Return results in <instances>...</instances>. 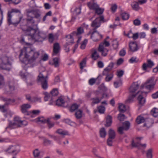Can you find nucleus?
Here are the masks:
<instances>
[{"label": "nucleus", "mask_w": 158, "mask_h": 158, "mask_svg": "<svg viewBox=\"0 0 158 158\" xmlns=\"http://www.w3.org/2000/svg\"><path fill=\"white\" fill-rule=\"evenodd\" d=\"M40 55L39 52L30 47H24L20 50L19 55L20 60L27 64L35 62Z\"/></svg>", "instance_id": "obj_1"}, {"label": "nucleus", "mask_w": 158, "mask_h": 158, "mask_svg": "<svg viewBox=\"0 0 158 158\" xmlns=\"http://www.w3.org/2000/svg\"><path fill=\"white\" fill-rule=\"evenodd\" d=\"M35 25L37 27V24ZM24 31L26 35L30 36L32 40L35 41L42 42L46 38L45 34L40 31L38 27L33 28L31 27H29Z\"/></svg>", "instance_id": "obj_2"}, {"label": "nucleus", "mask_w": 158, "mask_h": 158, "mask_svg": "<svg viewBox=\"0 0 158 158\" xmlns=\"http://www.w3.org/2000/svg\"><path fill=\"white\" fill-rule=\"evenodd\" d=\"M23 18L20 11L17 9H12L8 13L7 21L9 24H18Z\"/></svg>", "instance_id": "obj_3"}, {"label": "nucleus", "mask_w": 158, "mask_h": 158, "mask_svg": "<svg viewBox=\"0 0 158 158\" xmlns=\"http://www.w3.org/2000/svg\"><path fill=\"white\" fill-rule=\"evenodd\" d=\"M13 60L11 57L3 56L0 58V68L10 71L12 68Z\"/></svg>", "instance_id": "obj_4"}, {"label": "nucleus", "mask_w": 158, "mask_h": 158, "mask_svg": "<svg viewBox=\"0 0 158 158\" xmlns=\"http://www.w3.org/2000/svg\"><path fill=\"white\" fill-rule=\"evenodd\" d=\"M146 94V93L139 91L135 94H131L128 99L125 101L127 103H130L134 101V98L136 96H137V100L139 104L143 105L145 102V99L144 98V96Z\"/></svg>", "instance_id": "obj_5"}, {"label": "nucleus", "mask_w": 158, "mask_h": 158, "mask_svg": "<svg viewBox=\"0 0 158 158\" xmlns=\"http://www.w3.org/2000/svg\"><path fill=\"white\" fill-rule=\"evenodd\" d=\"M24 122H26L21 120L19 117H16L14 118L13 122H9V125L7 128L12 129L21 127L26 124V123L25 124L23 123Z\"/></svg>", "instance_id": "obj_6"}, {"label": "nucleus", "mask_w": 158, "mask_h": 158, "mask_svg": "<svg viewBox=\"0 0 158 158\" xmlns=\"http://www.w3.org/2000/svg\"><path fill=\"white\" fill-rule=\"evenodd\" d=\"M47 78V76L44 77L42 73H40L37 79L38 84L40 85L42 89L44 90L46 89L48 87Z\"/></svg>", "instance_id": "obj_7"}, {"label": "nucleus", "mask_w": 158, "mask_h": 158, "mask_svg": "<svg viewBox=\"0 0 158 158\" xmlns=\"http://www.w3.org/2000/svg\"><path fill=\"white\" fill-rule=\"evenodd\" d=\"M154 79V77H153L148 79L144 84L141 85L140 88L142 89L145 88L149 90H152L156 83V81H155Z\"/></svg>", "instance_id": "obj_8"}, {"label": "nucleus", "mask_w": 158, "mask_h": 158, "mask_svg": "<svg viewBox=\"0 0 158 158\" xmlns=\"http://www.w3.org/2000/svg\"><path fill=\"white\" fill-rule=\"evenodd\" d=\"M143 138V137H137L132 139L131 142V145L133 147H136L138 148H145L146 147V144H142L140 140Z\"/></svg>", "instance_id": "obj_9"}, {"label": "nucleus", "mask_w": 158, "mask_h": 158, "mask_svg": "<svg viewBox=\"0 0 158 158\" xmlns=\"http://www.w3.org/2000/svg\"><path fill=\"white\" fill-rule=\"evenodd\" d=\"M91 34L90 38L94 41H98L102 38V36L98 32L97 30H90L88 35Z\"/></svg>", "instance_id": "obj_10"}, {"label": "nucleus", "mask_w": 158, "mask_h": 158, "mask_svg": "<svg viewBox=\"0 0 158 158\" xmlns=\"http://www.w3.org/2000/svg\"><path fill=\"white\" fill-rule=\"evenodd\" d=\"M104 21V17L101 16L96 18L94 20L91 24V27L92 29L91 30H97L98 28L101 25V22Z\"/></svg>", "instance_id": "obj_11"}, {"label": "nucleus", "mask_w": 158, "mask_h": 158, "mask_svg": "<svg viewBox=\"0 0 158 158\" xmlns=\"http://www.w3.org/2000/svg\"><path fill=\"white\" fill-rule=\"evenodd\" d=\"M29 13L31 15L32 14L34 15V18L36 19V22L39 23L41 20V12L40 10L38 9H34L28 10Z\"/></svg>", "instance_id": "obj_12"}, {"label": "nucleus", "mask_w": 158, "mask_h": 158, "mask_svg": "<svg viewBox=\"0 0 158 158\" xmlns=\"http://www.w3.org/2000/svg\"><path fill=\"white\" fill-rule=\"evenodd\" d=\"M110 71V69L107 68L104 69L102 73V75H105L106 76L105 78V80L106 82H109L110 81L113 77V73H109V72Z\"/></svg>", "instance_id": "obj_13"}, {"label": "nucleus", "mask_w": 158, "mask_h": 158, "mask_svg": "<svg viewBox=\"0 0 158 158\" xmlns=\"http://www.w3.org/2000/svg\"><path fill=\"white\" fill-rule=\"evenodd\" d=\"M84 32L83 28L82 27H80L77 28V31H74L72 32V35L78 39L77 41V43H79L81 38V35Z\"/></svg>", "instance_id": "obj_14"}, {"label": "nucleus", "mask_w": 158, "mask_h": 158, "mask_svg": "<svg viewBox=\"0 0 158 158\" xmlns=\"http://www.w3.org/2000/svg\"><path fill=\"white\" fill-rule=\"evenodd\" d=\"M60 44L58 43H56L54 44L53 46L52 56H59L60 51Z\"/></svg>", "instance_id": "obj_15"}, {"label": "nucleus", "mask_w": 158, "mask_h": 158, "mask_svg": "<svg viewBox=\"0 0 158 158\" xmlns=\"http://www.w3.org/2000/svg\"><path fill=\"white\" fill-rule=\"evenodd\" d=\"M17 147H18L16 146H10L6 150V151L10 153H15L16 154L19 151Z\"/></svg>", "instance_id": "obj_16"}, {"label": "nucleus", "mask_w": 158, "mask_h": 158, "mask_svg": "<svg viewBox=\"0 0 158 158\" xmlns=\"http://www.w3.org/2000/svg\"><path fill=\"white\" fill-rule=\"evenodd\" d=\"M0 100L5 102V104L3 106H5V107L10 104L11 102H15L14 100H12L10 98H8L4 96H1L0 97Z\"/></svg>", "instance_id": "obj_17"}, {"label": "nucleus", "mask_w": 158, "mask_h": 158, "mask_svg": "<svg viewBox=\"0 0 158 158\" xmlns=\"http://www.w3.org/2000/svg\"><path fill=\"white\" fill-rule=\"evenodd\" d=\"M27 18L26 19V21L27 24L34 26L33 24L36 21L34 19V17L31 16V14L29 13L28 11H27Z\"/></svg>", "instance_id": "obj_18"}, {"label": "nucleus", "mask_w": 158, "mask_h": 158, "mask_svg": "<svg viewBox=\"0 0 158 158\" xmlns=\"http://www.w3.org/2000/svg\"><path fill=\"white\" fill-rule=\"evenodd\" d=\"M139 85L137 83H133L129 89V92L132 94L135 93L139 88Z\"/></svg>", "instance_id": "obj_19"}, {"label": "nucleus", "mask_w": 158, "mask_h": 158, "mask_svg": "<svg viewBox=\"0 0 158 158\" xmlns=\"http://www.w3.org/2000/svg\"><path fill=\"white\" fill-rule=\"evenodd\" d=\"M147 64L144 63L142 65V69L144 70H146L148 67L151 68L154 65L153 62L149 59L147 60Z\"/></svg>", "instance_id": "obj_20"}, {"label": "nucleus", "mask_w": 158, "mask_h": 158, "mask_svg": "<svg viewBox=\"0 0 158 158\" xmlns=\"http://www.w3.org/2000/svg\"><path fill=\"white\" fill-rule=\"evenodd\" d=\"M130 50L132 52L137 51L138 49L137 44L135 42H131L129 45Z\"/></svg>", "instance_id": "obj_21"}, {"label": "nucleus", "mask_w": 158, "mask_h": 158, "mask_svg": "<svg viewBox=\"0 0 158 158\" xmlns=\"http://www.w3.org/2000/svg\"><path fill=\"white\" fill-rule=\"evenodd\" d=\"M102 45H103V44H99L98 48V51L102 52V55L103 56H106L107 55L108 50L107 49L103 47Z\"/></svg>", "instance_id": "obj_22"}, {"label": "nucleus", "mask_w": 158, "mask_h": 158, "mask_svg": "<svg viewBox=\"0 0 158 158\" xmlns=\"http://www.w3.org/2000/svg\"><path fill=\"white\" fill-rule=\"evenodd\" d=\"M66 38L67 41L66 44L67 45H69L73 43V39L76 38V36H74L72 35V33L70 34L67 35Z\"/></svg>", "instance_id": "obj_23"}, {"label": "nucleus", "mask_w": 158, "mask_h": 158, "mask_svg": "<svg viewBox=\"0 0 158 158\" xmlns=\"http://www.w3.org/2000/svg\"><path fill=\"white\" fill-rule=\"evenodd\" d=\"M55 132L61 135L63 137H64L65 135H69V134L68 131L60 129H57Z\"/></svg>", "instance_id": "obj_24"}, {"label": "nucleus", "mask_w": 158, "mask_h": 158, "mask_svg": "<svg viewBox=\"0 0 158 158\" xmlns=\"http://www.w3.org/2000/svg\"><path fill=\"white\" fill-rule=\"evenodd\" d=\"M102 78V76L101 75H99L97 78L96 79L91 78L89 81V84L90 85H92L94 84L95 82L97 81H101Z\"/></svg>", "instance_id": "obj_25"}, {"label": "nucleus", "mask_w": 158, "mask_h": 158, "mask_svg": "<svg viewBox=\"0 0 158 158\" xmlns=\"http://www.w3.org/2000/svg\"><path fill=\"white\" fill-rule=\"evenodd\" d=\"M87 5L90 9L94 10H95L99 6L97 4L93 2H89Z\"/></svg>", "instance_id": "obj_26"}, {"label": "nucleus", "mask_w": 158, "mask_h": 158, "mask_svg": "<svg viewBox=\"0 0 158 158\" xmlns=\"http://www.w3.org/2000/svg\"><path fill=\"white\" fill-rule=\"evenodd\" d=\"M65 102L63 99L61 97H60L56 102V105L58 106H64Z\"/></svg>", "instance_id": "obj_27"}, {"label": "nucleus", "mask_w": 158, "mask_h": 158, "mask_svg": "<svg viewBox=\"0 0 158 158\" xmlns=\"http://www.w3.org/2000/svg\"><path fill=\"white\" fill-rule=\"evenodd\" d=\"M145 122V123L143 125V126L147 127H149L151 126L153 123L152 120L149 118H146Z\"/></svg>", "instance_id": "obj_28"}, {"label": "nucleus", "mask_w": 158, "mask_h": 158, "mask_svg": "<svg viewBox=\"0 0 158 158\" xmlns=\"http://www.w3.org/2000/svg\"><path fill=\"white\" fill-rule=\"evenodd\" d=\"M31 107V105L28 104H23L21 106V111L23 113H26L27 112V109Z\"/></svg>", "instance_id": "obj_29"}, {"label": "nucleus", "mask_w": 158, "mask_h": 158, "mask_svg": "<svg viewBox=\"0 0 158 158\" xmlns=\"http://www.w3.org/2000/svg\"><path fill=\"white\" fill-rule=\"evenodd\" d=\"M108 136L109 138L114 139L116 137V133L115 131L112 129L108 131Z\"/></svg>", "instance_id": "obj_30"}, {"label": "nucleus", "mask_w": 158, "mask_h": 158, "mask_svg": "<svg viewBox=\"0 0 158 158\" xmlns=\"http://www.w3.org/2000/svg\"><path fill=\"white\" fill-rule=\"evenodd\" d=\"M106 122L105 126L106 127H108L111 126L112 123V118L111 116L108 115L106 117Z\"/></svg>", "instance_id": "obj_31"}, {"label": "nucleus", "mask_w": 158, "mask_h": 158, "mask_svg": "<svg viewBox=\"0 0 158 158\" xmlns=\"http://www.w3.org/2000/svg\"><path fill=\"white\" fill-rule=\"evenodd\" d=\"M93 52L92 54L91 57L93 60H96L99 57V56L95 49H93Z\"/></svg>", "instance_id": "obj_32"}, {"label": "nucleus", "mask_w": 158, "mask_h": 158, "mask_svg": "<svg viewBox=\"0 0 158 158\" xmlns=\"http://www.w3.org/2000/svg\"><path fill=\"white\" fill-rule=\"evenodd\" d=\"M76 118L77 119L81 118L83 115L82 111L80 110H77L75 113Z\"/></svg>", "instance_id": "obj_33"}, {"label": "nucleus", "mask_w": 158, "mask_h": 158, "mask_svg": "<svg viewBox=\"0 0 158 158\" xmlns=\"http://www.w3.org/2000/svg\"><path fill=\"white\" fill-rule=\"evenodd\" d=\"M146 119L143 116H139L137 117L136 119V122L138 124H139L141 123H144L145 122Z\"/></svg>", "instance_id": "obj_34"}, {"label": "nucleus", "mask_w": 158, "mask_h": 158, "mask_svg": "<svg viewBox=\"0 0 158 158\" xmlns=\"http://www.w3.org/2000/svg\"><path fill=\"white\" fill-rule=\"evenodd\" d=\"M131 6L132 9L134 10H138L139 9V4L137 2H133L131 4Z\"/></svg>", "instance_id": "obj_35"}, {"label": "nucleus", "mask_w": 158, "mask_h": 158, "mask_svg": "<svg viewBox=\"0 0 158 158\" xmlns=\"http://www.w3.org/2000/svg\"><path fill=\"white\" fill-rule=\"evenodd\" d=\"M103 98V97H102L100 98L98 97H96L92 98L91 100H92V104H96L99 103Z\"/></svg>", "instance_id": "obj_36"}, {"label": "nucleus", "mask_w": 158, "mask_h": 158, "mask_svg": "<svg viewBox=\"0 0 158 158\" xmlns=\"http://www.w3.org/2000/svg\"><path fill=\"white\" fill-rule=\"evenodd\" d=\"M118 110L121 113H123L126 110L125 106L123 104H119L118 106Z\"/></svg>", "instance_id": "obj_37"}, {"label": "nucleus", "mask_w": 158, "mask_h": 158, "mask_svg": "<svg viewBox=\"0 0 158 158\" xmlns=\"http://www.w3.org/2000/svg\"><path fill=\"white\" fill-rule=\"evenodd\" d=\"M60 61V58L59 57H56L53 59V64L56 67H58L59 66V62Z\"/></svg>", "instance_id": "obj_38"}, {"label": "nucleus", "mask_w": 158, "mask_h": 158, "mask_svg": "<svg viewBox=\"0 0 158 158\" xmlns=\"http://www.w3.org/2000/svg\"><path fill=\"white\" fill-rule=\"evenodd\" d=\"M100 135L101 137L104 138L106 135V132L104 128L101 129L100 131Z\"/></svg>", "instance_id": "obj_39"}, {"label": "nucleus", "mask_w": 158, "mask_h": 158, "mask_svg": "<svg viewBox=\"0 0 158 158\" xmlns=\"http://www.w3.org/2000/svg\"><path fill=\"white\" fill-rule=\"evenodd\" d=\"M130 123L128 121H125L123 123L122 126L124 128L125 130L127 131L129 128Z\"/></svg>", "instance_id": "obj_40"}, {"label": "nucleus", "mask_w": 158, "mask_h": 158, "mask_svg": "<svg viewBox=\"0 0 158 158\" xmlns=\"http://www.w3.org/2000/svg\"><path fill=\"white\" fill-rule=\"evenodd\" d=\"M151 114L155 117H156L158 115V109L155 108L151 111Z\"/></svg>", "instance_id": "obj_41"}, {"label": "nucleus", "mask_w": 158, "mask_h": 158, "mask_svg": "<svg viewBox=\"0 0 158 158\" xmlns=\"http://www.w3.org/2000/svg\"><path fill=\"white\" fill-rule=\"evenodd\" d=\"M37 121L41 122L42 123H47V119H45L44 117H39L37 118Z\"/></svg>", "instance_id": "obj_42"}, {"label": "nucleus", "mask_w": 158, "mask_h": 158, "mask_svg": "<svg viewBox=\"0 0 158 158\" xmlns=\"http://www.w3.org/2000/svg\"><path fill=\"white\" fill-rule=\"evenodd\" d=\"M58 94V89L56 88H54L52 89L50 92V94L53 96H56Z\"/></svg>", "instance_id": "obj_43"}, {"label": "nucleus", "mask_w": 158, "mask_h": 158, "mask_svg": "<svg viewBox=\"0 0 158 158\" xmlns=\"http://www.w3.org/2000/svg\"><path fill=\"white\" fill-rule=\"evenodd\" d=\"M121 17L123 20H127L129 18V15L126 12L122 13L121 15Z\"/></svg>", "instance_id": "obj_44"}, {"label": "nucleus", "mask_w": 158, "mask_h": 158, "mask_svg": "<svg viewBox=\"0 0 158 158\" xmlns=\"http://www.w3.org/2000/svg\"><path fill=\"white\" fill-rule=\"evenodd\" d=\"M79 107V106L76 104H74L71 106L70 110L71 112H73Z\"/></svg>", "instance_id": "obj_45"}, {"label": "nucleus", "mask_w": 158, "mask_h": 158, "mask_svg": "<svg viewBox=\"0 0 158 158\" xmlns=\"http://www.w3.org/2000/svg\"><path fill=\"white\" fill-rule=\"evenodd\" d=\"M48 124V127L49 129H50L52 127H53L54 125V123L52 122L49 118H47V123Z\"/></svg>", "instance_id": "obj_46"}, {"label": "nucleus", "mask_w": 158, "mask_h": 158, "mask_svg": "<svg viewBox=\"0 0 158 158\" xmlns=\"http://www.w3.org/2000/svg\"><path fill=\"white\" fill-rule=\"evenodd\" d=\"M152 149L150 148L148 150L146 154L147 158H152Z\"/></svg>", "instance_id": "obj_47"}, {"label": "nucleus", "mask_w": 158, "mask_h": 158, "mask_svg": "<svg viewBox=\"0 0 158 158\" xmlns=\"http://www.w3.org/2000/svg\"><path fill=\"white\" fill-rule=\"evenodd\" d=\"M104 10V9H103L100 8L98 7L95 10V13L98 15H101L103 13Z\"/></svg>", "instance_id": "obj_48"}, {"label": "nucleus", "mask_w": 158, "mask_h": 158, "mask_svg": "<svg viewBox=\"0 0 158 158\" xmlns=\"http://www.w3.org/2000/svg\"><path fill=\"white\" fill-rule=\"evenodd\" d=\"M44 143L46 145H50L52 144V141L51 140L48 139L46 138L44 139Z\"/></svg>", "instance_id": "obj_49"}, {"label": "nucleus", "mask_w": 158, "mask_h": 158, "mask_svg": "<svg viewBox=\"0 0 158 158\" xmlns=\"http://www.w3.org/2000/svg\"><path fill=\"white\" fill-rule=\"evenodd\" d=\"M114 139L108 138L107 140V144L109 146H112V144Z\"/></svg>", "instance_id": "obj_50"}, {"label": "nucleus", "mask_w": 158, "mask_h": 158, "mask_svg": "<svg viewBox=\"0 0 158 158\" xmlns=\"http://www.w3.org/2000/svg\"><path fill=\"white\" fill-rule=\"evenodd\" d=\"M98 112L100 113H103L105 110V107L102 106H100L98 107Z\"/></svg>", "instance_id": "obj_51"}, {"label": "nucleus", "mask_w": 158, "mask_h": 158, "mask_svg": "<svg viewBox=\"0 0 158 158\" xmlns=\"http://www.w3.org/2000/svg\"><path fill=\"white\" fill-rule=\"evenodd\" d=\"M86 63V59H84L80 63V68L81 69H82L85 66Z\"/></svg>", "instance_id": "obj_52"}, {"label": "nucleus", "mask_w": 158, "mask_h": 158, "mask_svg": "<svg viewBox=\"0 0 158 158\" xmlns=\"http://www.w3.org/2000/svg\"><path fill=\"white\" fill-rule=\"evenodd\" d=\"M118 119L120 121H123L125 119V116L124 114H119L118 115Z\"/></svg>", "instance_id": "obj_53"}, {"label": "nucleus", "mask_w": 158, "mask_h": 158, "mask_svg": "<svg viewBox=\"0 0 158 158\" xmlns=\"http://www.w3.org/2000/svg\"><path fill=\"white\" fill-rule=\"evenodd\" d=\"M87 40L86 39L81 44V49H84L86 47V44L87 42Z\"/></svg>", "instance_id": "obj_54"}, {"label": "nucleus", "mask_w": 158, "mask_h": 158, "mask_svg": "<svg viewBox=\"0 0 158 158\" xmlns=\"http://www.w3.org/2000/svg\"><path fill=\"white\" fill-rule=\"evenodd\" d=\"M112 46L114 49H116L118 45V42L116 40H114L113 42Z\"/></svg>", "instance_id": "obj_55"}, {"label": "nucleus", "mask_w": 158, "mask_h": 158, "mask_svg": "<svg viewBox=\"0 0 158 158\" xmlns=\"http://www.w3.org/2000/svg\"><path fill=\"white\" fill-rule=\"evenodd\" d=\"M141 21L138 19H136L134 20L133 21L134 24L135 26H139L141 24Z\"/></svg>", "instance_id": "obj_56"}, {"label": "nucleus", "mask_w": 158, "mask_h": 158, "mask_svg": "<svg viewBox=\"0 0 158 158\" xmlns=\"http://www.w3.org/2000/svg\"><path fill=\"white\" fill-rule=\"evenodd\" d=\"M65 122L69 125L73 126L74 124V123L73 122L71 121L70 119H65L64 120Z\"/></svg>", "instance_id": "obj_57"}, {"label": "nucleus", "mask_w": 158, "mask_h": 158, "mask_svg": "<svg viewBox=\"0 0 158 158\" xmlns=\"http://www.w3.org/2000/svg\"><path fill=\"white\" fill-rule=\"evenodd\" d=\"M124 130H125L124 129L122 126L119 127L118 128V132L120 134H123V131Z\"/></svg>", "instance_id": "obj_58"}, {"label": "nucleus", "mask_w": 158, "mask_h": 158, "mask_svg": "<svg viewBox=\"0 0 158 158\" xmlns=\"http://www.w3.org/2000/svg\"><path fill=\"white\" fill-rule=\"evenodd\" d=\"M122 82L121 80L119 81H115L114 82V85L115 87L116 88L119 87V85H121Z\"/></svg>", "instance_id": "obj_59"}, {"label": "nucleus", "mask_w": 158, "mask_h": 158, "mask_svg": "<svg viewBox=\"0 0 158 158\" xmlns=\"http://www.w3.org/2000/svg\"><path fill=\"white\" fill-rule=\"evenodd\" d=\"M124 74V71L122 70L118 71L117 72V75L118 77H121Z\"/></svg>", "instance_id": "obj_60"}, {"label": "nucleus", "mask_w": 158, "mask_h": 158, "mask_svg": "<svg viewBox=\"0 0 158 158\" xmlns=\"http://www.w3.org/2000/svg\"><path fill=\"white\" fill-rule=\"evenodd\" d=\"M117 8V6L116 4H114L111 5V9L113 12H115Z\"/></svg>", "instance_id": "obj_61"}, {"label": "nucleus", "mask_w": 158, "mask_h": 158, "mask_svg": "<svg viewBox=\"0 0 158 158\" xmlns=\"http://www.w3.org/2000/svg\"><path fill=\"white\" fill-rule=\"evenodd\" d=\"M136 59L137 58L136 57H133L129 61L131 63H132L137 62V61Z\"/></svg>", "instance_id": "obj_62"}, {"label": "nucleus", "mask_w": 158, "mask_h": 158, "mask_svg": "<svg viewBox=\"0 0 158 158\" xmlns=\"http://www.w3.org/2000/svg\"><path fill=\"white\" fill-rule=\"evenodd\" d=\"M101 44H103L102 46L104 48L105 47H108L110 45L109 43L106 40H105L104 42L101 43Z\"/></svg>", "instance_id": "obj_63"}, {"label": "nucleus", "mask_w": 158, "mask_h": 158, "mask_svg": "<svg viewBox=\"0 0 158 158\" xmlns=\"http://www.w3.org/2000/svg\"><path fill=\"white\" fill-rule=\"evenodd\" d=\"M126 53L125 50L123 49L120 51L119 54L121 56H124L125 55Z\"/></svg>", "instance_id": "obj_64"}]
</instances>
